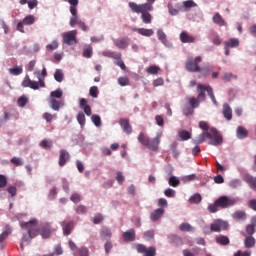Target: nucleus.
Segmentation results:
<instances>
[{
  "instance_id": "1",
  "label": "nucleus",
  "mask_w": 256,
  "mask_h": 256,
  "mask_svg": "<svg viewBox=\"0 0 256 256\" xmlns=\"http://www.w3.org/2000/svg\"><path fill=\"white\" fill-rule=\"evenodd\" d=\"M233 205H237V198L220 196L213 204L208 205V211L209 213H217L219 209H229V207H233Z\"/></svg>"
},
{
  "instance_id": "2",
  "label": "nucleus",
  "mask_w": 256,
  "mask_h": 256,
  "mask_svg": "<svg viewBox=\"0 0 256 256\" xmlns=\"http://www.w3.org/2000/svg\"><path fill=\"white\" fill-rule=\"evenodd\" d=\"M20 227L28 231V233L23 235L22 241L24 243H31V239H35L39 235V228H37V220L35 219L28 222H21Z\"/></svg>"
},
{
  "instance_id": "3",
  "label": "nucleus",
  "mask_w": 256,
  "mask_h": 256,
  "mask_svg": "<svg viewBox=\"0 0 256 256\" xmlns=\"http://www.w3.org/2000/svg\"><path fill=\"white\" fill-rule=\"evenodd\" d=\"M138 141L141 145L150 149V151H158L159 143H161V134H157L155 138L150 139L145 133L141 132L138 136Z\"/></svg>"
},
{
  "instance_id": "4",
  "label": "nucleus",
  "mask_w": 256,
  "mask_h": 256,
  "mask_svg": "<svg viewBox=\"0 0 256 256\" xmlns=\"http://www.w3.org/2000/svg\"><path fill=\"white\" fill-rule=\"evenodd\" d=\"M35 77H37V81L31 80L29 76H25L24 80L22 81V87H29L30 89H33L34 91H37L38 89L45 88V80L41 76V72L35 71L34 72Z\"/></svg>"
},
{
  "instance_id": "5",
  "label": "nucleus",
  "mask_w": 256,
  "mask_h": 256,
  "mask_svg": "<svg viewBox=\"0 0 256 256\" xmlns=\"http://www.w3.org/2000/svg\"><path fill=\"white\" fill-rule=\"evenodd\" d=\"M128 7L131 9L132 13H149V11H153V2L147 1V3L144 4L129 2Z\"/></svg>"
},
{
  "instance_id": "6",
  "label": "nucleus",
  "mask_w": 256,
  "mask_h": 256,
  "mask_svg": "<svg viewBox=\"0 0 256 256\" xmlns=\"http://www.w3.org/2000/svg\"><path fill=\"white\" fill-rule=\"evenodd\" d=\"M203 61L201 56H197L196 58H188L185 64V69L189 73H201V68L199 67V63Z\"/></svg>"
},
{
  "instance_id": "7",
  "label": "nucleus",
  "mask_w": 256,
  "mask_h": 256,
  "mask_svg": "<svg viewBox=\"0 0 256 256\" xmlns=\"http://www.w3.org/2000/svg\"><path fill=\"white\" fill-rule=\"evenodd\" d=\"M189 104H185L183 106V115L189 117V115H193L195 113V109L199 107V100L195 97H190L188 99Z\"/></svg>"
},
{
  "instance_id": "8",
  "label": "nucleus",
  "mask_w": 256,
  "mask_h": 256,
  "mask_svg": "<svg viewBox=\"0 0 256 256\" xmlns=\"http://www.w3.org/2000/svg\"><path fill=\"white\" fill-rule=\"evenodd\" d=\"M229 229V223L222 219H216L210 224L211 233H221V231H227Z\"/></svg>"
},
{
  "instance_id": "9",
  "label": "nucleus",
  "mask_w": 256,
  "mask_h": 256,
  "mask_svg": "<svg viewBox=\"0 0 256 256\" xmlns=\"http://www.w3.org/2000/svg\"><path fill=\"white\" fill-rule=\"evenodd\" d=\"M134 249L143 256H157V249L153 246L147 248L144 244H135Z\"/></svg>"
},
{
  "instance_id": "10",
  "label": "nucleus",
  "mask_w": 256,
  "mask_h": 256,
  "mask_svg": "<svg viewBox=\"0 0 256 256\" xmlns=\"http://www.w3.org/2000/svg\"><path fill=\"white\" fill-rule=\"evenodd\" d=\"M72 17L70 18V27H75V25H78L82 31H89V27L85 24V22L81 21V18H79V15L77 14V10H75V13H71Z\"/></svg>"
},
{
  "instance_id": "11",
  "label": "nucleus",
  "mask_w": 256,
  "mask_h": 256,
  "mask_svg": "<svg viewBox=\"0 0 256 256\" xmlns=\"http://www.w3.org/2000/svg\"><path fill=\"white\" fill-rule=\"evenodd\" d=\"M63 42L66 43V45H75V43H77V30L64 33Z\"/></svg>"
},
{
  "instance_id": "12",
  "label": "nucleus",
  "mask_w": 256,
  "mask_h": 256,
  "mask_svg": "<svg viewBox=\"0 0 256 256\" xmlns=\"http://www.w3.org/2000/svg\"><path fill=\"white\" fill-rule=\"evenodd\" d=\"M33 23H35V16L33 15H28L26 16L22 21H20L17 24V31H19L20 33H25V28L24 25H33Z\"/></svg>"
},
{
  "instance_id": "13",
  "label": "nucleus",
  "mask_w": 256,
  "mask_h": 256,
  "mask_svg": "<svg viewBox=\"0 0 256 256\" xmlns=\"http://www.w3.org/2000/svg\"><path fill=\"white\" fill-rule=\"evenodd\" d=\"M210 135H212V138H208L210 139V145H214L215 147H217V145H221V143H223V137L221 136V134H219V131H217V129L212 128L210 130Z\"/></svg>"
},
{
  "instance_id": "14",
  "label": "nucleus",
  "mask_w": 256,
  "mask_h": 256,
  "mask_svg": "<svg viewBox=\"0 0 256 256\" xmlns=\"http://www.w3.org/2000/svg\"><path fill=\"white\" fill-rule=\"evenodd\" d=\"M207 89H209V85L205 86L201 83L197 84L198 95L196 99L198 103H201V101H205V99H207V97L205 96V93H207Z\"/></svg>"
},
{
  "instance_id": "15",
  "label": "nucleus",
  "mask_w": 256,
  "mask_h": 256,
  "mask_svg": "<svg viewBox=\"0 0 256 256\" xmlns=\"http://www.w3.org/2000/svg\"><path fill=\"white\" fill-rule=\"evenodd\" d=\"M61 227L63 230V235H71L73 229H75V222L73 221H63L61 222Z\"/></svg>"
},
{
  "instance_id": "16",
  "label": "nucleus",
  "mask_w": 256,
  "mask_h": 256,
  "mask_svg": "<svg viewBox=\"0 0 256 256\" xmlns=\"http://www.w3.org/2000/svg\"><path fill=\"white\" fill-rule=\"evenodd\" d=\"M41 235L42 239H49L51 237V225L49 224H43L39 229H38V235Z\"/></svg>"
},
{
  "instance_id": "17",
  "label": "nucleus",
  "mask_w": 256,
  "mask_h": 256,
  "mask_svg": "<svg viewBox=\"0 0 256 256\" xmlns=\"http://www.w3.org/2000/svg\"><path fill=\"white\" fill-rule=\"evenodd\" d=\"M119 125L123 129L124 133H126V135H131V133H133V127L131 126V124L127 119L125 118L120 119Z\"/></svg>"
},
{
  "instance_id": "18",
  "label": "nucleus",
  "mask_w": 256,
  "mask_h": 256,
  "mask_svg": "<svg viewBox=\"0 0 256 256\" xmlns=\"http://www.w3.org/2000/svg\"><path fill=\"white\" fill-rule=\"evenodd\" d=\"M79 107L80 109L84 110L85 115H87V117H91L92 115V110H91V106H89L87 99L85 98H80L79 100Z\"/></svg>"
},
{
  "instance_id": "19",
  "label": "nucleus",
  "mask_w": 256,
  "mask_h": 256,
  "mask_svg": "<svg viewBox=\"0 0 256 256\" xmlns=\"http://www.w3.org/2000/svg\"><path fill=\"white\" fill-rule=\"evenodd\" d=\"M122 237L126 243L135 241V237H136L135 229L127 230L126 232L123 233Z\"/></svg>"
},
{
  "instance_id": "20",
  "label": "nucleus",
  "mask_w": 256,
  "mask_h": 256,
  "mask_svg": "<svg viewBox=\"0 0 256 256\" xmlns=\"http://www.w3.org/2000/svg\"><path fill=\"white\" fill-rule=\"evenodd\" d=\"M69 152L67 150H60V157H59V165L60 167H65L67 161L70 159Z\"/></svg>"
},
{
  "instance_id": "21",
  "label": "nucleus",
  "mask_w": 256,
  "mask_h": 256,
  "mask_svg": "<svg viewBox=\"0 0 256 256\" xmlns=\"http://www.w3.org/2000/svg\"><path fill=\"white\" fill-rule=\"evenodd\" d=\"M222 113L227 121H231L233 119V109L227 103L223 104Z\"/></svg>"
},
{
  "instance_id": "22",
  "label": "nucleus",
  "mask_w": 256,
  "mask_h": 256,
  "mask_svg": "<svg viewBox=\"0 0 256 256\" xmlns=\"http://www.w3.org/2000/svg\"><path fill=\"white\" fill-rule=\"evenodd\" d=\"M180 41L182 43H195L196 38L195 36L188 34L187 32L183 31L180 34Z\"/></svg>"
},
{
  "instance_id": "23",
  "label": "nucleus",
  "mask_w": 256,
  "mask_h": 256,
  "mask_svg": "<svg viewBox=\"0 0 256 256\" xmlns=\"http://www.w3.org/2000/svg\"><path fill=\"white\" fill-rule=\"evenodd\" d=\"M133 31L138 33L139 35H142L143 37H151L155 34L153 29L147 28H133Z\"/></svg>"
},
{
  "instance_id": "24",
  "label": "nucleus",
  "mask_w": 256,
  "mask_h": 256,
  "mask_svg": "<svg viewBox=\"0 0 256 256\" xmlns=\"http://www.w3.org/2000/svg\"><path fill=\"white\" fill-rule=\"evenodd\" d=\"M114 45L118 47V49H127L129 47V38H120L114 40Z\"/></svg>"
},
{
  "instance_id": "25",
  "label": "nucleus",
  "mask_w": 256,
  "mask_h": 256,
  "mask_svg": "<svg viewBox=\"0 0 256 256\" xmlns=\"http://www.w3.org/2000/svg\"><path fill=\"white\" fill-rule=\"evenodd\" d=\"M206 139H213V135H211L209 132H204L194 139V143L199 145L201 143H205Z\"/></svg>"
},
{
  "instance_id": "26",
  "label": "nucleus",
  "mask_w": 256,
  "mask_h": 256,
  "mask_svg": "<svg viewBox=\"0 0 256 256\" xmlns=\"http://www.w3.org/2000/svg\"><path fill=\"white\" fill-rule=\"evenodd\" d=\"M164 214H165V209L158 208L150 214V219L151 221H159V219H161L162 215Z\"/></svg>"
},
{
  "instance_id": "27",
  "label": "nucleus",
  "mask_w": 256,
  "mask_h": 256,
  "mask_svg": "<svg viewBox=\"0 0 256 256\" xmlns=\"http://www.w3.org/2000/svg\"><path fill=\"white\" fill-rule=\"evenodd\" d=\"M213 23L219 25V27H227V22L223 19L219 12L215 13L212 18Z\"/></svg>"
},
{
  "instance_id": "28",
  "label": "nucleus",
  "mask_w": 256,
  "mask_h": 256,
  "mask_svg": "<svg viewBox=\"0 0 256 256\" xmlns=\"http://www.w3.org/2000/svg\"><path fill=\"white\" fill-rule=\"evenodd\" d=\"M224 47H227L228 49H237V47H239V39L231 38V39L225 41Z\"/></svg>"
},
{
  "instance_id": "29",
  "label": "nucleus",
  "mask_w": 256,
  "mask_h": 256,
  "mask_svg": "<svg viewBox=\"0 0 256 256\" xmlns=\"http://www.w3.org/2000/svg\"><path fill=\"white\" fill-rule=\"evenodd\" d=\"M215 241L218 245H222L223 247L229 245L231 243V240L225 235H218L215 238Z\"/></svg>"
},
{
  "instance_id": "30",
  "label": "nucleus",
  "mask_w": 256,
  "mask_h": 256,
  "mask_svg": "<svg viewBox=\"0 0 256 256\" xmlns=\"http://www.w3.org/2000/svg\"><path fill=\"white\" fill-rule=\"evenodd\" d=\"M236 135L238 139H246L247 135H249V131H247V129L243 126H238Z\"/></svg>"
},
{
  "instance_id": "31",
  "label": "nucleus",
  "mask_w": 256,
  "mask_h": 256,
  "mask_svg": "<svg viewBox=\"0 0 256 256\" xmlns=\"http://www.w3.org/2000/svg\"><path fill=\"white\" fill-rule=\"evenodd\" d=\"M140 13H141V19L143 23H145L146 25H151L153 21V16H151V13L149 12H140Z\"/></svg>"
},
{
  "instance_id": "32",
  "label": "nucleus",
  "mask_w": 256,
  "mask_h": 256,
  "mask_svg": "<svg viewBox=\"0 0 256 256\" xmlns=\"http://www.w3.org/2000/svg\"><path fill=\"white\" fill-rule=\"evenodd\" d=\"M83 57H85L86 59H91L93 57V47L91 45H86L83 48V53H82Z\"/></svg>"
},
{
  "instance_id": "33",
  "label": "nucleus",
  "mask_w": 256,
  "mask_h": 256,
  "mask_svg": "<svg viewBox=\"0 0 256 256\" xmlns=\"http://www.w3.org/2000/svg\"><path fill=\"white\" fill-rule=\"evenodd\" d=\"M61 105H63L61 101L55 98L50 99V107L53 109V111H59V109H61Z\"/></svg>"
},
{
  "instance_id": "34",
  "label": "nucleus",
  "mask_w": 256,
  "mask_h": 256,
  "mask_svg": "<svg viewBox=\"0 0 256 256\" xmlns=\"http://www.w3.org/2000/svg\"><path fill=\"white\" fill-rule=\"evenodd\" d=\"M114 63L115 65H117L118 67H120V69H122V71H125L127 69V66L125 65V62H123V60L121 59V53H119L117 55L116 58H114Z\"/></svg>"
},
{
  "instance_id": "35",
  "label": "nucleus",
  "mask_w": 256,
  "mask_h": 256,
  "mask_svg": "<svg viewBox=\"0 0 256 256\" xmlns=\"http://www.w3.org/2000/svg\"><path fill=\"white\" fill-rule=\"evenodd\" d=\"M100 237H102V239H111L112 237L111 230H109V228L107 227H103L100 230Z\"/></svg>"
},
{
  "instance_id": "36",
  "label": "nucleus",
  "mask_w": 256,
  "mask_h": 256,
  "mask_svg": "<svg viewBox=\"0 0 256 256\" xmlns=\"http://www.w3.org/2000/svg\"><path fill=\"white\" fill-rule=\"evenodd\" d=\"M244 245L246 249H251V247H255V238L253 236H247L244 240Z\"/></svg>"
},
{
  "instance_id": "37",
  "label": "nucleus",
  "mask_w": 256,
  "mask_h": 256,
  "mask_svg": "<svg viewBox=\"0 0 256 256\" xmlns=\"http://www.w3.org/2000/svg\"><path fill=\"white\" fill-rule=\"evenodd\" d=\"M54 79L58 83H62L63 79H65V75L63 74V70L56 69V71L54 73Z\"/></svg>"
},
{
  "instance_id": "38",
  "label": "nucleus",
  "mask_w": 256,
  "mask_h": 256,
  "mask_svg": "<svg viewBox=\"0 0 256 256\" xmlns=\"http://www.w3.org/2000/svg\"><path fill=\"white\" fill-rule=\"evenodd\" d=\"M232 79H237V75H233L231 72H226L222 76V81H224V83H229Z\"/></svg>"
},
{
  "instance_id": "39",
  "label": "nucleus",
  "mask_w": 256,
  "mask_h": 256,
  "mask_svg": "<svg viewBox=\"0 0 256 256\" xmlns=\"http://www.w3.org/2000/svg\"><path fill=\"white\" fill-rule=\"evenodd\" d=\"M40 147H42V149H52L53 148V141L48 140V139H44L40 142Z\"/></svg>"
},
{
  "instance_id": "40",
  "label": "nucleus",
  "mask_w": 256,
  "mask_h": 256,
  "mask_svg": "<svg viewBox=\"0 0 256 256\" xmlns=\"http://www.w3.org/2000/svg\"><path fill=\"white\" fill-rule=\"evenodd\" d=\"M51 99H61L63 97V90L61 88L56 89L50 93Z\"/></svg>"
},
{
  "instance_id": "41",
  "label": "nucleus",
  "mask_w": 256,
  "mask_h": 256,
  "mask_svg": "<svg viewBox=\"0 0 256 256\" xmlns=\"http://www.w3.org/2000/svg\"><path fill=\"white\" fill-rule=\"evenodd\" d=\"M168 11L172 16L179 15V11H181V6H178V9L173 8V4L171 2L168 3Z\"/></svg>"
},
{
  "instance_id": "42",
  "label": "nucleus",
  "mask_w": 256,
  "mask_h": 256,
  "mask_svg": "<svg viewBox=\"0 0 256 256\" xmlns=\"http://www.w3.org/2000/svg\"><path fill=\"white\" fill-rule=\"evenodd\" d=\"M161 68H159L156 65L153 66H149L148 68H146V73H148L149 75H157V73H159Z\"/></svg>"
},
{
  "instance_id": "43",
  "label": "nucleus",
  "mask_w": 256,
  "mask_h": 256,
  "mask_svg": "<svg viewBox=\"0 0 256 256\" xmlns=\"http://www.w3.org/2000/svg\"><path fill=\"white\" fill-rule=\"evenodd\" d=\"M179 137L182 141H189V139L191 138V134L187 130H182L179 132Z\"/></svg>"
},
{
  "instance_id": "44",
  "label": "nucleus",
  "mask_w": 256,
  "mask_h": 256,
  "mask_svg": "<svg viewBox=\"0 0 256 256\" xmlns=\"http://www.w3.org/2000/svg\"><path fill=\"white\" fill-rule=\"evenodd\" d=\"M179 229L180 231H187V232L195 231V228H193V226H191V224L189 223L180 224Z\"/></svg>"
},
{
  "instance_id": "45",
  "label": "nucleus",
  "mask_w": 256,
  "mask_h": 256,
  "mask_svg": "<svg viewBox=\"0 0 256 256\" xmlns=\"http://www.w3.org/2000/svg\"><path fill=\"white\" fill-rule=\"evenodd\" d=\"M129 83H130L129 77L127 76H122L118 78V85H120V87H127Z\"/></svg>"
},
{
  "instance_id": "46",
  "label": "nucleus",
  "mask_w": 256,
  "mask_h": 256,
  "mask_svg": "<svg viewBox=\"0 0 256 256\" xmlns=\"http://www.w3.org/2000/svg\"><path fill=\"white\" fill-rule=\"evenodd\" d=\"M207 94L210 97L213 104L217 106V99L215 98V93L213 92V88L210 85H208Z\"/></svg>"
},
{
  "instance_id": "47",
  "label": "nucleus",
  "mask_w": 256,
  "mask_h": 256,
  "mask_svg": "<svg viewBox=\"0 0 256 256\" xmlns=\"http://www.w3.org/2000/svg\"><path fill=\"white\" fill-rule=\"evenodd\" d=\"M70 3V13L75 14L77 11V5H79V0H67Z\"/></svg>"
},
{
  "instance_id": "48",
  "label": "nucleus",
  "mask_w": 256,
  "mask_h": 256,
  "mask_svg": "<svg viewBox=\"0 0 256 256\" xmlns=\"http://www.w3.org/2000/svg\"><path fill=\"white\" fill-rule=\"evenodd\" d=\"M202 198H201V194L197 193L194 194L193 196L190 197L189 202L190 203H194L196 205H198V203H201Z\"/></svg>"
},
{
  "instance_id": "49",
  "label": "nucleus",
  "mask_w": 256,
  "mask_h": 256,
  "mask_svg": "<svg viewBox=\"0 0 256 256\" xmlns=\"http://www.w3.org/2000/svg\"><path fill=\"white\" fill-rule=\"evenodd\" d=\"M91 121L95 127H101V116L94 114L91 116Z\"/></svg>"
},
{
  "instance_id": "50",
  "label": "nucleus",
  "mask_w": 256,
  "mask_h": 256,
  "mask_svg": "<svg viewBox=\"0 0 256 256\" xmlns=\"http://www.w3.org/2000/svg\"><path fill=\"white\" fill-rule=\"evenodd\" d=\"M157 37L159 41H161V43H167V35L165 34V32H163V30L160 29L157 31Z\"/></svg>"
},
{
  "instance_id": "51",
  "label": "nucleus",
  "mask_w": 256,
  "mask_h": 256,
  "mask_svg": "<svg viewBox=\"0 0 256 256\" xmlns=\"http://www.w3.org/2000/svg\"><path fill=\"white\" fill-rule=\"evenodd\" d=\"M168 183H169L170 187H179V184L181 183V181H179V179H177V177L171 176L168 180Z\"/></svg>"
},
{
  "instance_id": "52",
  "label": "nucleus",
  "mask_w": 256,
  "mask_h": 256,
  "mask_svg": "<svg viewBox=\"0 0 256 256\" xmlns=\"http://www.w3.org/2000/svg\"><path fill=\"white\" fill-rule=\"evenodd\" d=\"M9 73L11 75H21V73H23V67L21 66H16L14 68H10L9 69Z\"/></svg>"
},
{
  "instance_id": "53",
  "label": "nucleus",
  "mask_w": 256,
  "mask_h": 256,
  "mask_svg": "<svg viewBox=\"0 0 256 256\" xmlns=\"http://www.w3.org/2000/svg\"><path fill=\"white\" fill-rule=\"evenodd\" d=\"M77 121L81 127H85V114L83 112H79L77 115Z\"/></svg>"
},
{
  "instance_id": "54",
  "label": "nucleus",
  "mask_w": 256,
  "mask_h": 256,
  "mask_svg": "<svg viewBox=\"0 0 256 256\" xmlns=\"http://www.w3.org/2000/svg\"><path fill=\"white\" fill-rule=\"evenodd\" d=\"M18 107H25V105H27V103H29V98H27V96H21L20 98H18Z\"/></svg>"
},
{
  "instance_id": "55",
  "label": "nucleus",
  "mask_w": 256,
  "mask_h": 256,
  "mask_svg": "<svg viewBox=\"0 0 256 256\" xmlns=\"http://www.w3.org/2000/svg\"><path fill=\"white\" fill-rule=\"evenodd\" d=\"M43 119H45V121L47 123H51V121H53V119H57V115H53V114H51L49 112H45L43 114Z\"/></svg>"
},
{
  "instance_id": "56",
  "label": "nucleus",
  "mask_w": 256,
  "mask_h": 256,
  "mask_svg": "<svg viewBox=\"0 0 256 256\" xmlns=\"http://www.w3.org/2000/svg\"><path fill=\"white\" fill-rule=\"evenodd\" d=\"M192 7H197V3H195L193 0H187L183 2L184 9H191Z\"/></svg>"
},
{
  "instance_id": "57",
  "label": "nucleus",
  "mask_w": 256,
  "mask_h": 256,
  "mask_svg": "<svg viewBox=\"0 0 256 256\" xmlns=\"http://www.w3.org/2000/svg\"><path fill=\"white\" fill-rule=\"evenodd\" d=\"M210 39L213 45H221L222 43L221 37H219L217 33H214L213 37L210 36Z\"/></svg>"
},
{
  "instance_id": "58",
  "label": "nucleus",
  "mask_w": 256,
  "mask_h": 256,
  "mask_svg": "<svg viewBox=\"0 0 256 256\" xmlns=\"http://www.w3.org/2000/svg\"><path fill=\"white\" fill-rule=\"evenodd\" d=\"M119 53L117 52H111V51H103L102 55L103 57H108L109 59H115Z\"/></svg>"
},
{
  "instance_id": "59",
  "label": "nucleus",
  "mask_w": 256,
  "mask_h": 256,
  "mask_svg": "<svg viewBox=\"0 0 256 256\" xmlns=\"http://www.w3.org/2000/svg\"><path fill=\"white\" fill-rule=\"evenodd\" d=\"M9 235H11V229L8 228L2 234H0V243H3V241L9 237Z\"/></svg>"
},
{
  "instance_id": "60",
  "label": "nucleus",
  "mask_w": 256,
  "mask_h": 256,
  "mask_svg": "<svg viewBox=\"0 0 256 256\" xmlns=\"http://www.w3.org/2000/svg\"><path fill=\"white\" fill-rule=\"evenodd\" d=\"M99 95V89L97 88V86H92L90 88V96L93 97L94 99H97Z\"/></svg>"
},
{
  "instance_id": "61",
  "label": "nucleus",
  "mask_w": 256,
  "mask_h": 256,
  "mask_svg": "<svg viewBox=\"0 0 256 256\" xmlns=\"http://www.w3.org/2000/svg\"><path fill=\"white\" fill-rule=\"evenodd\" d=\"M10 163H12V165H16V167H21V165H23V160H21V158L18 157H13L10 160Z\"/></svg>"
},
{
  "instance_id": "62",
  "label": "nucleus",
  "mask_w": 256,
  "mask_h": 256,
  "mask_svg": "<svg viewBox=\"0 0 256 256\" xmlns=\"http://www.w3.org/2000/svg\"><path fill=\"white\" fill-rule=\"evenodd\" d=\"M229 185L231 189H237V187H241V180L239 179L231 180Z\"/></svg>"
},
{
  "instance_id": "63",
  "label": "nucleus",
  "mask_w": 256,
  "mask_h": 256,
  "mask_svg": "<svg viewBox=\"0 0 256 256\" xmlns=\"http://www.w3.org/2000/svg\"><path fill=\"white\" fill-rule=\"evenodd\" d=\"M234 218L235 219H246L247 218V214H245L244 211H236L234 213Z\"/></svg>"
},
{
  "instance_id": "64",
  "label": "nucleus",
  "mask_w": 256,
  "mask_h": 256,
  "mask_svg": "<svg viewBox=\"0 0 256 256\" xmlns=\"http://www.w3.org/2000/svg\"><path fill=\"white\" fill-rule=\"evenodd\" d=\"M164 195H165V197L173 198V197H175V190H173L171 188H167L164 191Z\"/></svg>"
}]
</instances>
